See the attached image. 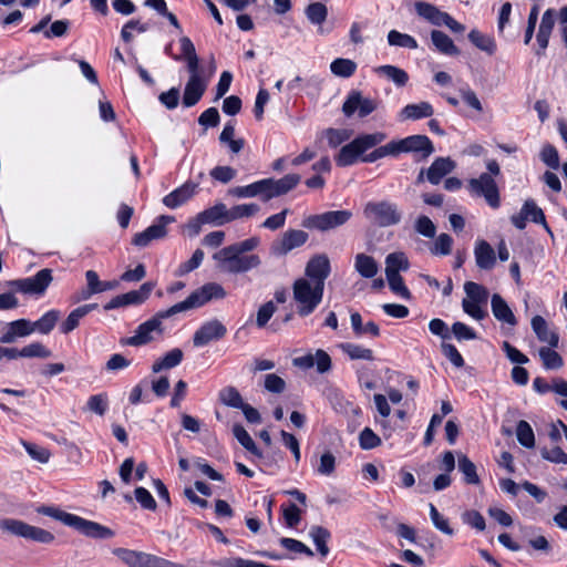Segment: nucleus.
<instances>
[{
	"label": "nucleus",
	"instance_id": "43",
	"mask_svg": "<svg viewBox=\"0 0 567 567\" xmlns=\"http://www.w3.org/2000/svg\"><path fill=\"white\" fill-rule=\"evenodd\" d=\"M339 347L351 360H374L373 351L360 344L346 342Z\"/></svg>",
	"mask_w": 567,
	"mask_h": 567
},
{
	"label": "nucleus",
	"instance_id": "16",
	"mask_svg": "<svg viewBox=\"0 0 567 567\" xmlns=\"http://www.w3.org/2000/svg\"><path fill=\"white\" fill-rule=\"evenodd\" d=\"M308 237V234L303 230L289 229L282 234L280 240L272 244L271 250L275 255H287L292 249L302 246Z\"/></svg>",
	"mask_w": 567,
	"mask_h": 567
},
{
	"label": "nucleus",
	"instance_id": "4",
	"mask_svg": "<svg viewBox=\"0 0 567 567\" xmlns=\"http://www.w3.org/2000/svg\"><path fill=\"white\" fill-rule=\"evenodd\" d=\"M386 138L382 132L372 134H363L355 137L352 142L341 147L336 163L340 167H346L354 164L360 155L365 151L379 145Z\"/></svg>",
	"mask_w": 567,
	"mask_h": 567
},
{
	"label": "nucleus",
	"instance_id": "59",
	"mask_svg": "<svg viewBox=\"0 0 567 567\" xmlns=\"http://www.w3.org/2000/svg\"><path fill=\"white\" fill-rule=\"evenodd\" d=\"M107 395L106 393L95 394L89 398L86 402V410L103 416L107 410Z\"/></svg>",
	"mask_w": 567,
	"mask_h": 567
},
{
	"label": "nucleus",
	"instance_id": "53",
	"mask_svg": "<svg viewBox=\"0 0 567 567\" xmlns=\"http://www.w3.org/2000/svg\"><path fill=\"white\" fill-rule=\"evenodd\" d=\"M464 290L466 293V298L468 300L475 301V302H487L488 299V291L485 287H483L480 284L467 281L464 285Z\"/></svg>",
	"mask_w": 567,
	"mask_h": 567
},
{
	"label": "nucleus",
	"instance_id": "41",
	"mask_svg": "<svg viewBox=\"0 0 567 567\" xmlns=\"http://www.w3.org/2000/svg\"><path fill=\"white\" fill-rule=\"evenodd\" d=\"M539 358L543 362V367L546 370H558L564 365L561 355L554 350V348L542 347L538 350Z\"/></svg>",
	"mask_w": 567,
	"mask_h": 567
},
{
	"label": "nucleus",
	"instance_id": "47",
	"mask_svg": "<svg viewBox=\"0 0 567 567\" xmlns=\"http://www.w3.org/2000/svg\"><path fill=\"white\" fill-rule=\"evenodd\" d=\"M330 70L336 76L350 78L357 70V63L350 59L338 58L331 62Z\"/></svg>",
	"mask_w": 567,
	"mask_h": 567
},
{
	"label": "nucleus",
	"instance_id": "11",
	"mask_svg": "<svg viewBox=\"0 0 567 567\" xmlns=\"http://www.w3.org/2000/svg\"><path fill=\"white\" fill-rule=\"evenodd\" d=\"M394 156L400 153L420 154L427 158L434 152V145L426 135H411L399 141H392Z\"/></svg>",
	"mask_w": 567,
	"mask_h": 567
},
{
	"label": "nucleus",
	"instance_id": "6",
	"mask_svg": "<svg viewBox=\"0 0 567 567\" xmlns=\"http://www.w3.org/2000/svg\"><path fill=\"white\" fill-rule=\"evenodd\" d=\"M172 307L158 311L147 321L141 323L135 330L134 334L125 340V344L132 347H140L150 343L154 340V333L161 336L164 332L163 320L175 316Z\"/></svg>",
	"mask_w": 567,
	"mask_h": 567
},
{
	"label": "nucleus",
	"instance_id": "56",
	"mask_svg": "<svg viewBox=\"0 0 567 567\" xmlns=\"http://www.w3.org/2000/svg\"><path fill=\"white\" fill-rule=\"evenodd\" d=\"M386 280L389 284L390 289L395 295L400 296L403 299L409 300L411 298V292L405 286L403 278L400 274H385Z\"/></svg>",
	"mask_w": 567,
	"mask_h": 567
},
{
	"label": "nucleus",
	"instance_id": "23",
	"mask_svg": "<svg viewBox=\"0 0 567 567\" xmlns=\"http://www.w3.org/2000/svg\"><path fill=\"white\" fill-rule=\"evenodd\" d=\"M532 329L540 342L548 343L551 348H557L559 336L550 330L547 321L542 316H534L530 321Z\"/></svg>",
	"mask_w": 567,
	"mask_h": 567
},
{
	"label": "nucleus",
	"instance_id": "20",
	"mask_svg": "<svg viewBox=\"0 0 567 567\" xmlns=\"http://www.w3.org/2000/svg\"><path fill=\"white\" fill-rule=\"evenodd\" d=\"M555 27V10L547 9L540 20L536 40L538 43L537 55H543L548 47L549 39Z\"/></svg>",
	"mask_w": 567,
	"mask_h": 567
},
{
	"label": "nucleus",
	"instance_id": "38",
	"mask_svg": "<svg viewBox=\"0 0 567 567\" xmlns=\"http://www.w3.org/2000/svg\"><path fill=\"white\" fill-rule=\"evenodd\" d=\"M433 243L429 246V251L433 256H449L452 252L454 240L451 235L441 233L439 236L433 238Z\"/></svg>",
	"mask_w": 567,
	"mask_h": 567
},
{
	"label": "nucleus",
	"instance_id": "19",
	"mask_svg": "<svg viewBox=\"0 0 567 567\" xmlns=\"http://www.w3.org/2000/svg\"><path fill=\"white\" fill-rule=\"evenodd\" d=\"M32 322L27 319H18L6 326V331L0 337V343H14L19 338H24L33 333Z\"/></svg>",
	"mask_w": 567,
	"mask_h": 567
},
{
	"label": "nucleus",
	"instance_id": "49",
	"mask_svg": "<svg viewBox=\"0 0 567 567\" xmlns=\"http://www.w3.org/2000/svg\"><path fill=\"white\" fill-rule=\"evenodd\" d=\"M429 513L433 526L439 532L447 536L454 535V529L450 526L449 519L442 515L432 503L429 504Z\"/></svg>",
	"mask_w": 567,
	"mask_h": 567
},
{
	"label": "nucleus",
	"instance_id": "39",
	"mask_svg": "<svg viewBox=\"0 0 567 567\" xmlns=\"http://www.w3.org/2000/svg\"><path fill=\"white\" fill-rule=\"evenodd\" d=\"M458 471L464 476V482L470 485H478L480 476L476 472V465L464 454H460L457 458Z\"/></svg>",
	"mask_w": 567,
	"mask_h": 567
},
{
	"label": "nucleus",
	"instance_id": "58",
	"mask_svg": "<svg viewBox=\"0 0 567 567\" xmlns=\"http://www.w3.org/2000/svg\"><path fill=\"white\" fill-rule=\"evenodd\" d=\"M21 444L32 460L42 464L49 462L51 453L48 449L27 442L24 440H21Z\"/></svg>",
	"mask_w": 567,
	"mask_h": 567
},
{
	"label": "nucleus",
	"instance_id": "22",
	"mask_svg": "<svg viewBox=\"0 0 567 567\" xmlns=\"http://www.w3.org/2000/svg\"><path fill=\"white\" fill-rule=\"evenodd\" d=\"M455 162L450 157H437L427 168L426 179L431 184L437 185L443 177H445L455 168Z\"/></svg>",
	"mask_w": 567,
	"mask_h": 567
},
{
	"label": "nucleus",
	"instance_id": "35",
	"mask_svg": "<svg viewBox=\"0 0 567 567\" xmlns=\"http://www.w3.org/2000/svg\"><path fill=\"white\" fill-rule=\"evenodd\" d=\"M374 72L379 75L385 76L398 86H404L409 81L408 73L398 66L385 64L374 69Z\"/></svg>",
	"mask_w": 567,
	"mask_h": 567
},
{
	"label": "nucleus",
	"instance_id": "45",
	"mask_svg": "<svg viewBox=\"0 0 567 567\" xmlns=\"http://www.w3.org/2000/svg\"><path fill=\"white\" fill-rule=\"evenodd\" d=\"M409 260L404 252H392L385 258V274H400L409 269Z\"/></svg>",
	"mask_w": 567,
	"mask_h": 567
},
{
	"label": "nucleus",
	"instance_id": "52",
	"mask_svg": "<svg viewBox=\"0 0 567 567\" xmlns=\"http://www.w3.org/2000/svg\"><path fill=\"white\" fill-rule=\"evenodd\" d=\"M524 206L525 212H527L528 219L535 224H540L546 229V231L553 236L542 208H539L533 199L525 200Z\"/></svg>",
	"mask_w": 567,
	"mask_h": 567
},
{
	"label": "nucleus",
	"instance_id": "12",
	"mask_svg": "<svg viewBox=\"0 0 567 567\" xmlns=\"http://www.w3.org/2000/svg\"><path fill=\"white\" fill-rule=\"evenodd\" d=\"M470 189L477 196H483L492 208H498L501 205L499 192L496 182L488 173H483L477 178H472L468 183Z\"/></svg>",
	"mask_w": 567,
	"mask_h": 567
},
{
	"label": "nucleus",
	"instance_id": "31",
	"mask_svg": "<svg viewBox=\"0 0 567 567\" xmlns=\"http://www.w3.org/2000/svg\"><path fill=\"white\" fill-rule=\"evenodd\" d=\"M113 554L128 567H145L148 554L126 548H116Z\"/></svg>",
	"mask_w": 567,
	"mask_h": 567
},
{
	"label": "nucleus",
	"instance_id": "25",
	"mask_svg": "<svg viewBox=\"0 0 567 567\" xmlns=\"http://www.w3.org/2000/svg\"><path fill=\"white\" fill-rule=\"evenodd\" d=\"M415 11L420 17L436 27L444 25L449 16L447 12L441 11L435 6L423 1L415 2Z\"/></svg>",
	"mask_w": 567,
	"mask_h": 567
},
{
	"label": "nucleus",
	"instance_id": "50",
	"mask_svg": "<svg viewBox=\"0 0 567 567\" xmlns=\"http://www.w3.org/2000/svg\"><path fill=\"white\" fill-rule=\"evenodd\" d=\"M307 19L317 25H321L328 17L327 6L322 2H312L305 10Z\"/></svg>",
	"mask_w": 567,
	"mask_h": 567
},
{
	"label": "nucleus",
	"instance_id": "34",
	"mask_svg": "<svg viewBox=\"0 0 567 567\" xmlns=\"http://www.w3.org/2000/svg\"><path fill=\"white\" fill-rule=\"evenodd\" d=\"M354 268L363 278H373L379 270L374 258L363 252L355 256Z\"/></svg>",
	"mask_w": 567,
	"mask_h": 567
},
{
	"label": "nucleus",
	"instance_id": "55",
	"mask_svg": "<svg viewBox=\"0 0 567 567\" xmlns=\"http://www.w3.org/2000/svg\"><path fill=\"white\" fill-rule=\"evenodd\" d=\"M388 42L390 45H395V47H401V48H408V49H416L417 48V42L413 37L409 35L406 33H401L396 30H391L388 33Z\"/></svg>",
	"mask_w": 567,
	"mask_h": 567
},
{
	"label": "nucleus",
	"instance_id": "1",
	"mask_svg": "<svg viewBox=\"0 0 567 567\" xmlns=\"http://www.w3.org/2000/svg\"><path fill=\"white\" fill-rule=\"evenodd\" d=\"M38 513L60 520L64 525L74 528L75 530L87 537L107 539L113 537L114 535L113 530L106 526H103L92 520H87L78 515L63 512L53 506L39 507Z\"/></svg>",
	"mask_w": 567,
	"mask_h": 567
},
{
	"label": "nucleus",
	"instance_id": "37",
	"mask_svg": "<svg viewBox=\"0 0 567 567\" xmlns=\"http://www.w3.org/2000/svg\"><path fill=\"white\" fill-rule=\"evenodd\" d=\"M470 41L481 51L493 55L497 50L496 41L493 37L482 33L474 29L468 33Z\"/></svg>",
	"mask_w": 567,
	"mask_h": 567
},
{
	"label": "nucleus",
	"instance_id": "26",
	"mask_svg": "<svg viewBox=\"0 0 567 567\" xmlns=\"http://www.w3.org/2000/svg\"><path fill=\"white\" fill-rule=\"evenodd\" d=\"M433 112H434V110L429 102H420L417 104L405 105L401 110L399 116H400L401 121H406V120L416 121V120L432 116Z\"/></svg>",
	"mask_w": 567,
	"mask_h": 567
},
{
	"label": "nucleus",
	"instance_id": "29",
	"mask_svg": "<svg viewBox=\"0 0 567 567\" xmlns=\"http://www.w3.org/2000/svg\"><path fill=\"white\" fill-rule=\"evenodd\" d=\"M96 308L97 303H89L78 307L63 321L61 324V331L63 333H70L79 326L82 318H84L87 313L95 310Z\"/></svg>",
	"mask_w": 567,
	"mask_h": 567
},
{
	"label": "nucleus",
	"instance_id": "17",
	"mask_svg": "<svg viewBox=\"0 0 567 567\" xmlns=\"http://www.w3.org/2000/svg\"><path fill=\"white\" fill-rule=\"evenodd\" d=\"M198 183L186 182L163 198V204L175 209L190 200L198 192Z\"/></svg>",
	"mask_w": 567,
	"mask_h": 567
},
{
	"label": "nucleus",
	"instance_id": "3",
	"mask_svg": "<svg viewBox=\"0 0 567 567\" xmlns=\"http://www.w3.org/2000/svg\"><path fill=\"white\" fill-rule=\"evenodd\" d=\"M213 259L217 262V267L223 272L241 274L257 268L260 265L258 255H241L230 251V248L224 247L213 255Z\"/></svg>",
	"mask_w": 567,
	"mask_h": 567
},
{
	"label": "nucleus",
	"instance_id": "62",
	"mask_svg": "<svg viewBox=\"0 0 567 567\" xmlns=\"http://www.w3.org/2000/svg\"><path fill=\"white\" fill-rule=\"evenodd\" d=\"M462 520L464 524L475 528L478 532H483L486 527L485 518L483 515L474 509L465 511L462 514Z\"/></svg>",
	"mask_w": 567,
	"mask_h": 567
},
{
	"label": "nucleus",
	"instance_id": "21",
	"mask_svg": "<svg viewBox=\"0 0 567 567\" xmlns=\"http://www.w3.org/2000/svg\"><path fill=\"white\" fill-rule=\"evenodd\" d=\"M474 256L476 266L482 270H491L496 264V255L493 247L483 239L475 243Z\"/></svg>",
	"mask_w": 567,
	"mask_h": 567
},
{
	"label": "nucleus",
	"instance_id": "15",
	"mask_svg": "<svg viewBox=\"0 0 567 567\" xmlns=\"http://www.w3.org/2000/svg\"><path fill=\"white\" fill-rule=\"evenodd\" d=\"M377 109V103L368 97H363L361 92L352 91L342 105V112L346 116H351L358 111L360 117H365Z\"/></svg>",
	"mask_w": 567,
	"mask_h": 567
},
{
	"label": "nucleus",
	"instance_id": "14",
	"mask_svg": "<svg viewBox=\"0 0 567 567\" xmlns=\"http://www.w3.org/2000/svg\"><path fill=\"white\" fill-rule=\"evenodd\" d=\"M227 333L226 327L217 319L203 323L194 333L193 343L195 347H204L212 341L219 340Z\"/></svg>",
	"mask_w": 567,
	"mask_h": 567
},
{
	"label": "nucleus",
	"instance_id": "8",
	"mask_svg": "<svg viewBox=\"0 0 567 567\" xmlns=\"http://www.w3.org/2000/svg\"><path fill=\"white\" fill-rule=\"evenodd\" d=\"M363 214L367 219L379 227L394 226L402 219V213L398 205L388 200L367 203Z\"/></svg>",
	"mask_w": 567,
	"mask_h": 567
},
{
	"label": "nucleus",
	"instance_id": "30",
	"mask_svg": "<svg viewBox=\"0 0 567 567\" xmlns=\"http://www.w3.org/2000/svg\"><path fill=\"white\" fill-rule=\"evenodd\" d=\"M431 40L435 49L445 55H457L460 53L453 40L440 30H433L431 32Z\"/></svg>",
	"mask_w": 567,
	"mask_h": 567
},
{
	"label": "nucleus",
	"instance_id": "7",
	"mask_svg": "<svg viewBox=\"0 0 567 567\" xmlns=\"http://www.w3.org/2000/svg\"><path fill=\"white\" fill-rule=\"evenodd\" d=\"M0 529L3 533L40 544H51L54 540V535L51 532L16 518L0 519Z\"/></svg>",
	"mask_w": 567,
	"mask_h": 567
},
{
	"label": "nucleus",
	"instance_id": "63",
	"mask_svg": "<svg viewBox=\"0 0 567 567\" xmlns=\"http://www.w3.org/2000/svg\"><path fill=\"white\" fill-rule=\"evenodd\" d=\"M336 468V457L330 451H326L319 460L317 473L323 476H330Z\"/></svg>",
	"mask_w": 567,
	"mask_h": 567
},
{
	"label": "nucleus",
	"instance_id": "18",
	"mask_svg": "<svg viewBox=\"0 0 567 567\" xmlns=\"http://www.w3.org/2000/svg\"><path fill=\"white\" fill-rule=\"evenodd\" d=\"M208 78L205 79H196L195 76H189L183 93V105L185 107H192L196 105L200 99L203 97L206 89L208 86Z\"/></svg>",
	"mask_w": 567,
	"mask_h": 567
},
{
	"label": "nucleus",
	"instance_id": "60",
	"mask_svg": "<svg viewBox=\"0 0 567 567\" xmlns=\"http://www.w3.org/2000/svg\"><path fill=\"white\" fill-rule=\"evenodd\" d=\"M52 352L40 342H32L22 348V358H42L47 359Z\"/></svg>",
	"mask_w": 567,
	"mask_h": 567
},
{
	"label": "nucleus",
	"instance_id": "61",
	"mask_svg": "<svg viewBox=\"0 0 567 567\" xmlns=\"http://www.w3.org/2000/svg\"><path fill=\"white\" fill-rule=\"evenodd\" d=\"M359 444L362 450H372L381 445V439L370 427H364L359 434Z\"/></svg>",
	"mask_w": 567,
	"mask_h": 567
},
{
	"label": "nucleus",
	"instance_id": "36",
	"mask_svg": "<svg viewBox=\"0 0 567 567\" xmlns=\"http://www.w3.org/2000/svg\"><path fill=\"white\" fill-rule=\"evenodd\" d=\"M155 284L152 281L144 282L137 290H131L126 293L121 295L126 306L142 305L148 299L153 291Z\"/></svg>",
	"mask_w": 567,
	"mask_h": 567
},
{
	"label": "nucleus",
	"instance_id": "42",
	"mask_svg": "<svg viewBox=\"0 0 567 567\" xmlns=\"http://www.w3.org/2000/svg\"><path fill=\"white\" fill-rule=\"evenodd\" d=\"M309 535L315 543L317 550L322 557H326L329 554V547L327 543L330 538V532L322 526H312L310 528Z\"/></svg>",
	"mask_w": 567,
	"mask_h": 567
},
{
	"label": "nucleus",
	"instance_id": "44",
	"mask_svg": "<svg viewBox=\"0 0 567 567\" xmlns=\"http://www.w3.org/2000/svg\"><path fill=\"white\" fill-rule=\"evenodd\" d=\"M259 212V206L257 204L250 203V204H240L236 205L231 208L226 207V221L230 223L236 219H240L244 217H250L254 216Z\"/></svg>",
	"mask_w": 567,
	"mask_h": 567
},
{
	"label": "nucleus",
	"instance_id": "46",
	"mask_svg": "<svg viewBox=\"0 0 567 567\" xmlns=\"http://www.w3.org/2000/svg\"><path fill=\"white\" fill-rule=\"evenodd\" d=\"M60 318V312L58 310H50L45 312L39 320L32 322L33 332L38 331L42 334H48L53 330L56 324V321Z\"/></svg>",
	"mask_w": 567,
	"mask_h": 567
},
{
	"label": "nucleus",
	"instance_id": "32",
	"mask_svg": "<svg viewBox=\"0 0 567 567\" xmlns=\"http://www.w3.org/2000/svg\"><path fill=\"white\" fill-rule=\"evenodd\" d=\"M351 327L355 336L360 337L363 334H370L373 338L380 336V328L373 321L362 322V317L359 312H352L350 315Z\"/></svg>",
	"mask_w": 567,
	"mask_h": 567
},
{
	"label": "nucleus",
	"instance_id": "27",
	"mask_svg": "<svg viewBox=\"0 0 567 567\" xmlns=\"http://www.w3.org/2000/svg\"><path fill=\"white\" fill-rule=\"evenodd\" d=\"M167 235V229L163 225H151L145 230L136 234L133 238V244L138 247H146L155 239L164 238Z\"/></svg>",
	"mask_w": 567,
	"mask_h": 567
},
{
	"label": "nucleus",
	"instance_id": "57",
	"mask_svg": "<svg viewBox=\"0 0 567 567\" xmlns=\"http://www.w3.org/2000/svg\"><path fill=\"white\" fill-rule=\"evenodd\" d=\"M414 230L419 235L430 239L434 238L436 235L435 224L425 215H421L415 219Z\"/></svg>",
	"mask_w": 567,
	"mask_h": 567
},
{
	"label": "nucleus",
	"instance_id": "40",
	"mask_svg": "<svg viewBox=\"0 0 567 567\" xmlns=\"http://www.w3.org/2000/svg\"><path fill=\"white\" fill-rule=\"evenodd\" d=\"M301 177L299 174H287L279 179L271 178L275 197H279L289 193L300 182Z\"/></svg>",
	"mask_w": 567,
	"mask_h": 567
},
{
	"label": "nucleus",
	"instance_id": "51",
	"mask_svg": "<svg viewBox=\"0 0 567 567\" xmlns=\"http://www.w3.org/2000/svg\"><path fill=\"white\" fill-rule=\"evenodd\" d=\"M220 402L234 409H240L245 403L239 391L234 386H226L219 391Z\"/></svg>",
	"mask_w": 567,
	"mask_h": 567
},
{
	"label": "nucleus",
	"instance_id": "64",
	"mask_svg": "<svg viewBox=\"0 0 567 567\" xmlns=\"http://www.w3.org/2000/svg\"><path fill=\"white\" fill-rule=\"evenodd\" d=\"M220 567H269L266 564L244 558H226L218 564Z\"/></svg>",
	"mask_w": 567,
	"mask_h": 567
},
{
	"label": "nucleus",
	"instance_id": "48",
	"mask_svg": "<svg viewBox=\"0 0 567 567\" xmlns=\"http://www.w3.org/2000/svg\"><path fill=\"white\" fill-rule=\"evenodd\" d=\"M516 437L519 444L526 449L535 446V434L527 421L520 420L516 426Z\"/></svg>",
	"mask_w": 567,
	"mask_h": 567
},
{
	"label": "nucleus",
	"instance_id": "2",
	"mask_svg": "<svg viewBox=\"0 0 567 567\" xmlns=\"http://www.w3.org/2000/svg\"><path fill=\"white\" fill-rule=\"evenodd\" d=\"M324 289L309 279L298 278L292 285V298L299 317L305 318L315 312L323 298Z\"/></svg>",
	"mask_w": 567,
	"mask_h": 567
},
{
	"label": "nucleus",
	"instance_id": "28",
	"mask_svg": "<svg viewBox=\"0 0 567 567\" xmlns=\"http://www.w3.org/2000/svg\"><path fill=\"white\" fill-rule=\"evenodd\" d=\"M226 205L217 203L214 206L198 213L205 225L223 226L226 221Z\"/></svg>",
	"mask_w": 567,
	"mask_h": 567
},
{
	"label": "nucleus",
	"instance_id": "54",
	"mask_svg": "<svg viewBox=\"0 0 567 567\" xmlns=\"http://www.w3.org/2000/svg\"><path fill=\"white\" fill-rule=\"evenodd\" d=\"M205 257V254L202 249H196L193 256L185 262H182L178 268L175 270V276L183 277L188 272L195 270L200 266Z\"/></svg>",
	"mask_w": 567,
	"mask_h": 567
},
{
	"label": "nucleus",
	"instance_id": "33",
	"mask_svg": "<svg viewBox=\"0 0 567 567\" xmlns=\"http://www.w3.org/2000/svg\"><path fill=\"white\" fill-rule=\"evenodd\" d=\"M183 357V351L178 348H175L168 351L163 358L156 360L152 365V371L154 373H158L163 370L173 369L182 362Z\"/></svg>",
	"mask_w": 567,
	"mask_h": 567
},
{
	"label": "nucleus",
	"instance_id": "9",
	"mask_svg": "<svg viewBox=\"0 0 567 567\" xmlns=\"http://www.w3.org/2000/svg\"><path fill=\"white\" fill-rule=\"evenodd\" d=\"M352 217L350 210H329L322 214L310 215L302 220V226L308 229L329 231L347 224Z\"/></svg>",
	"mask_w": 567,
	"mask_h": 567
},
{
	"label": "nucleus",
	"instance_id": "24",
	"mask_svg": "<svg viewBox=\"0 0 567 567\" xmlns=\"http://www.w3.org/2000/svg\"><path fill=\"white\" fill-rule=\"evenodd\" d=\"M491 307H492V312H493L494 317L498 321H501L503 323H507L511 327H514L517 324V319H516L514 312L512 311V309L509 308V306L507 305V302L501 295L494 293L492 296Z\"/></svg>",
	"mask_w": 567,
	"mask_h": 567
},
{
	"label": "nucleus",
	"instance_id": "13",
	"mask_svg": "<svg viewBox=\"0 0 567 567\" xmlns=\"http://www.w3.org/2000/svg\"><path fill=\"white\" fill-rule=\"evenodd\" d=\"M331 265L330 259L326 254L315 255L309 259L305 268V277L311 284H315L324 289V282L330 276Z\"/></svg>",
	"mask_w": 567,
	"mask_h": 567
},
{
	"label": "nucleus",
	"instance_id": "10",
	"mask_svg": "<svg viewBox=\"0 0 567 567\" xmlns=\"http://www.w3.org/2000/svg\"><path fill=\"white\" fill-rule=\"evenodd\" d=\"M52 279L51 269L44 268L32 277L11 280L8 282V285L16 291L22 293L43 295L52 282Z\"/></svg>",
	"mask_w": 567,
	"mask_h": 567
},
{
	"label": "nucleus",
	"instance_id": "5",
	"mask_svg": "<svg viewBox=\"0 0 567 567\" xmlns=\"http://www.w3.org/2000/svg\"><path fill=\"white\" fill-rule=\"evenodd\" d=\"M227 293L221 285L217 282H208L194 290L185 300L173 305L172 308L177 315L200 308L212 300L224 299Z\"/></svg>",
	"mask_w": 567,
	"mask_h": 567
}]
</instances>
